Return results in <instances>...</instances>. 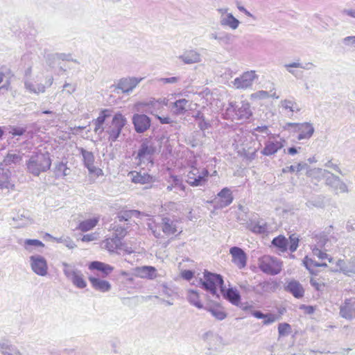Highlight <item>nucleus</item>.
Returning a JSON list of instances; mask_svg holds the SVG:
<instances>
[{
    "instance_id": "26",
    "label": "nucleus",
    "mask_w": 355,
    "mask_h": 355,
    "mask_svg": "<svg viewBox=\"0 0 355 355\" xmlns=\"http://www.w3.org/2000/svg\"><path fill=\"white\" fill-rule=\"evenodd\" d=\"M0 353L1 355H21L17 347L8 340L0 341Z\"/></svg>"
},
{
    "instance_id": "8",
    "label": "nucleus",
    "mask_w": 355,
    "mask_h": 355,
    "mask_svg": "<svg viewBox=\"0 0 355 355\" xmlns=\"http://www.w3.org/2000/svg\"><path fill=\"white\" fill-rule=\"evenodd\" d=\"M202 338L207 343V354L220 355L224 347L223 338L211 331L206 332Z\"/></svg>"
},
{
    "instance_id": "52",
    "label": "nucleus",
    "mask_w": 355,
    "mask_h": 355,
    "mask_svg": "<svg viewBox=\"0 0 355 355\" xmlns=\"http://www.w3.org/2000/svg\"><path fill=\"white\" fill-rule=\"evenodd\" d=\"M58 243H62L66 247H67L69 249H73L76 247V244L74 242L69 238H59V239H55Z\"/></svg>"
},
{
    "instance_id": "27",
    "label": "nucleus",
    "mask_w": 355,
    "mask_h": 355,
    "mask_svg": "<svg viewBox=\"0 0 355 355\" xmlns=\"http://www.w3.org/2000/svg\"><path fill=\"white\" fill-rule=\"evenodd\" d=\"M252 115L250 105L248 103L241 102L240 106L235 110V116L238 120L245 121Z\"/></svg>"
},
{
    "instance_id": "14",
    "label": "nucleus",
    "mask_w": 355,
    "mask_h": 355,
    "mask_svg": "<svg viewBox=\"0 0 355 355\" xmlns=\"http://www.w3.org/2000/svg\"><path fill=\"white\" fill-rule=\"evenodd\" d=\"M30 265L32 270L37 275L44 277L48 273L46 260L41 255L36 254L30 257Z\"/></svg>"
},
{
    "instance_id": "19",
    "label": "nucleus",
    "mask_w": 355,
    "mask_h": 355,
    "mask_svg": "<svg viewBox=\"0 0 355 355\" xmlns=\"http://www.w3.org/2000/svg\"><path fill=\"white\" fill-rule=\"evenodd\" d=\"M132 123L135 130L139 133L145 132L150 125V120L145 114H135L132 118Z\"/></svg>"
},
{
    "instance_id": "13",
    "label": "nucleus",
    "mask_w": 355,
    "mask_h": 355,
    "mask_svg": "<svg viewBox=\"0 0 355 355\" xmlns=\"http://www.w3.org/2000/svg\"><path fill=\"white\" fill-rule=\"evenodd\" d=\"M234 197L230 189L223 188L211 201L215 209H223L229 206L233 201Z\"/></svg>"
},
{
    "instance_id": "23",
    "label": "nucleus",
    "mask_w": 355,
    "mask_h": 355,
    "mask_svg": "<svg viewBox=\"0 0 355 355\" xmlns=\"http://www.w3.org/2000/svg\"><path fill=\"white\" fill-rule=\"evenodd\" d=\"M128 176L130 177L132 182L135 184H144L154 181L153 176L142 171L139 172L131 171L128 173Z\"/></svg>"
},
{
    "instance_id": "25",
    "label": "nucleus",
    "mask_w": 355,
    "mask_h": 355,
    "mask_svg": "<svg viewBox=\"0 0 355 355\" xmlns=\"http://www.w3.org/2000/svg\"><path fill=\"white\" fill-rule=\"evenodd\" d=\"M285 290L291 293L296 298H301L304 294V290L302 284L296 280L288 282L285 286Z\"/></svg>"
},
{
    "instance_id": "61",
    "label": "nucleus",
    "mask_w": 355,
    "mask_h": 355,
    "mask_svg": "<svg viewBox=\"0 0 355 355\" xmlns=\"http://www.w3.org/2000/svg\"><path fill=\"white\" fill-rule=\"evenodd\" d=\"M306 205L309 207H321L323 205V202H322V200H321L320 198H318V199L309 200L306 202Z\"/></svg>"
},
{
    "instance_id": "18",
    "label": "nucleus",
    "mask_w": 355,
    "mask_h": 355,
    "mask_svg": "<svg viewBox=\"0 0 355 355\" xmlns=\"http://www.w3.org/2000/svg\"><path fill=\"white\" fill-rule=\"evenodd\" d=\"M284 139L277 140L275 137L274 139L269 138V140L265 143V146L261 150V153L266 156L275 155L284 147Z\"/></svg>"
},
{
    "instance_id": "57",
    "label": "nucleus",
    "mask_w": 355,
    "mask_h": 355,
    "mask_svg": "<svg viewBox=\"0 0 355 355\" xmlns=\"http://www.w3.org/2000/svg\"><path fill=\"white\" fill-rule=\"evenodd\" d=\"M291 330V326L288 323H280L278 327V332L279 336L288 334Z\"/></svg>"
},
{
    "instance_id": "51",
    "label": "nucleus",
    "mask_w": 355,
    "mask_h": 355,
    "mask_svg": "<svg viewBox=\"0 0 355 355\" xmlns=\"http://www.w3.org/2000/svg\"><path fill=\"white\" fill-rule=\"evenodd\" d=\"M312 252H313V255L316 256L321 260L327 259L329 263L334 262V259L332 257H329V255L326 252H322L320 249H319L316 246H315L314 248H312Z\"/></svg>"
},
{
    "instance_id": "56",
    "label": "nucleus",
    "mask_w": 355,
    "mask_h": 355,
    "mask_svg": "<svg viewBox=\"0 0 355 355\" xmlns=\"http://www.w3.org/2000/svg\"><path fill=\"white\" fill-rule=\"evenodd\" d=\"M288 67H300V68L306 69V70H310L315 67V65L312 62H307L304 64L300 62H291V64Z\"/></svg>"
},
{
    "instance_id": "6",
    "label": "nucleus",
    "mask_w": 355,
    "mask_h": 355,
    "mask_svg": "<svg viewBox=\"0 0 355 355\" xmlns=\"http://www.w3.org/2000/svg\"><path fill=\"white\" fill-rule=\"evenodd\" d=\"M209 175L206 168L192 165L188 171L186 182L192 187L202 186L207 183Z\"/></svg>"
},
{
    "instance_id": "21",
    "label": "nucleus",
    "mask_w": 355,
    "mask_h": 355,
    "mask_svg": "<svg viewBox=\"0 0 355 355\" xmlns=\"http://www.w3.org/2000/svg\"><path fill=\"white\" fill-rule=\"evenodd\" d=\"M112 110L110 109H104L100 112L98 118L93 121L95 125L94 130L96 133L101 134L104 131L103 124L107 119L112 116Z\"/></svg>"
},
{
    "instance_id": "15",
    "label": "nucleus",
    "mask_w": 355,
    "mask_h": 355,
    "mask_svg": "<svg viewBox=\"0 0 355 355\" xmlns=\"http://www.w3.org/2000/svg\"><path fill=\"white\" fill-rule=\"evenodd\" d=\"M143 80V78L125 77L118 80L116 88L121 90L123 94H129Z\"/></svg>"
},
{
    "instance_id": "44",
    "label": "nucleus",
    "mask_w": 355,
    "mask_h": 355,
    "mask_svg": "<svg viewBox=\"0 0 355 355\" xmlns=\"http://www.w3.org/2000/svg\"><path fill=\"white\" fill-rule=\"evenodd\" d=\"M272 244L278 248L281 252H284L287 250L288 241L285 236H278L272 239Z\"/></svg>"
},
{
    "instance_id": "55",
    "label": "nucleus",
    "mask_w": 355,
    "mask_h": 355,
    "mask_svg": "<svg viewBox=\"0 0 355 355\" xmlns=\"http://www.w3.org/2000/svg\"><path fill=\"white\" fill-rule=\"evenodd\" d=\"M112 230H114V236L120 238L124 237L126 235L127 230L125 228L118 226V225H114L112 227Z\"/></svg>"
},
{
    "instance_id": "32",
    "label": "nucleus",
    "mask_w": 355,
    "mask_h": 355,
    "mask_svg": "<svg viewBox=\"0 0 355 355\" xmlns=\"http://www.w3.org/2000/svg\"><path fill=\"white\" fill-rule=\"evenodd\" d=\"M136 272L141 278L153 279L157 277L156 269L153 266H145L138 267L136 269Z\"/></svg>"
},
{
    "instance_id": "35",
    "label": "nucleus",
    "mask_w": 355,
    "mask_h": 355,
    "mask_svg": "<svg viewBox=\"0 0 355 355\" xmlns=\"http://www.w3.org/2000/svg\"><path fill=\"white\" fill-rule=\"evenodd\" d=\"M220 24L223 26H228L231 29L235 30L239 27L240 21L232 13H227L225 16L220 17Z\"/></svg>"
},
{
    "instance_id": "37",
    "label": "nucleus",
    "mask_w": 355,
    "mask_h": 355,
    "mask_svg": "<svg viewBox=\"0 0 355 355\" xmlns=\"http://www.w3.org/2000/svg\"><path fill=\"white\" fill-rule=\"evenodd\" d=\"M205 309L209 312L216 319L223 320L227 317V313L219 304L206 306Z\"/></svg>"
},
{
    "instance_id": "49",
    "label": "nucleus",
    "mask_w": 355,
    "mask_h": 355,
    "mask_svg": "<svg viewBox=\"0 0 355 355\" xmlns=\"http://www.w3.org/2000/svg\"><path fill=\"white\" fill-rule=\"evenodd\" d=\"M253 96L262 99L268 97H272L276 99L279 98V96L277 94L275 88L270 90L269 92L263 90L258 91L257 92L254 93Z\"/></svg>"
},
{
    "instance_id": "11",
    "label": "nucleus",
    "mask_w": 355,
    "mask_h": 355,
    "mask_svg": "<svg viewBox=\"0 0 355 355\" xmlns=\"http://www.w3.org/2000/svg\"><path fill=\"white\" fill-rule=\"evenodd\" d=\"M286 126L288 128H293L294 132H299V135L297 137L298 140L310 139L315 131L313 125L308 122L302 123H288Z\"/></svg>"
},
{
    "instance_id": "54",
    "label": "nucleus",
    "mask_w": 355,
    "mask_h": 355,
    "mask_svg": "<svg viewBox=\"0 0 355 355\" xmlns=\"http://www.w3.org/2000/svg\"><path fill=\"white\" fill-rule=\"evenodd\" d=\"M310 284L317 291H322L324 286L322 281L316 278H311L310 279Z\"/></svg>"
},
{
    "instance_id": "24",
    "label": "nucleus",
    "mask_w": 355,
    "mask_h": 355,
    "mask_svg": "<svg viewBox=\"0 0 355 355\" xmlns=\"http://www.w3.org/2000/svg\"><path fill=\"white\" fill-rule=\"evenodd\" d=\"M191 103L185 98L175 101L171 106V111L175 115H182L189 109Z\"/></svg>"
},
{
    "instance_id": "9",
    "label": "nucleus",
    "mask_w": 355,
    "mask_h": 355,
    "mask_svg": "<svg viewBox=\"0 0 355 355\" xmlns=\"http://www.w3.org/2000/svg\"><path fill=\"white\" fill-rule=\"evenodd\" d=\"M79 153L83 157V161L85 167H86L89 174L99 177L103 175L102 169L94 166L95 157L92 152L88 151L83 148H78Z\"/></svg>"
},
{
    "instance_id": "1",
    "label": "nucleus",
    "mask_w": 355,
    "mask_h": 355,
    "mask_svg": "<svg viewBox=\"0 0 355 355\" xmlns=\"http://www.w3.org/2000/svg\"><path fill=\"white\" fill-rule=\"evenodd\" d=\"M27 171L34 176L46 172L51 166V159L49 153H33L26 163Z\"/></svg>"
},
{
    "instance_id": "29",
    "label": "nucleus",
    "mask_w": 355,
    "mask_h": 355,
    "mask_svg": "<svg viewBox=\"0 0 355 355\" xmlns=\"http://www.w3.org/2000/svg\"><path fill=\"white\" fill-rule=\"evenodd\" d=\"M89 280L93 288L96 291L105 293L111 289V284L107 281L95 277H89Z\"/></svg>"
},
{
    "instance_id": "59",
    "label": "nucleus",
    "mask_w": 355,
    "mask_h": 355,
    "mask_svg": "<svg viewBox=\"0 0 355 355\" xmlns=\"http://www.w3.org/2000/svg\"><path fill=\"white\" fill-rule=\"evenodd\" d=\"M167 103L168 100L166 99L153 101L150 103V105L154 109H159L164 105H167Z\"/></svg>"
},
{
    "instance_id": "5",
    "label": "nucleus",
    "mask_w": 355,
    "mask_h": 355,
    "mask_svg": "<svg viewBox=\"0 0 355 355\" xmlns=\"http://www.w3.org/2000/svg\"><path fill=\"white\" fill-rule=\"evenodd\" d=\"M127 123V119L121 112L115 113L110 123L105 125L106 132L108 135L109 141H116L122 131V129Z\"/></svg>"
},
{
    "instance_id": "40",
    "label": "nucleus",
    "mask_w": 355,
    "mask_h": 355,
    "mask_svg": "<svg viewBox=\"0 0 355 355\" xmlns=\"http://www.w3.org/2000/svg\"><path fill=\"white\" fill-rule=\"evenodd\" d=\"M24 247L28 252H33L35 249L43 248L44 244L37 239H26L24 242Z\"/></svg>"
},
{
    "instance_id": "16",
    "label": "nucleus",
    "mask_w": 355,
    "mask_h": 355,
    "mask_svg": "<svg viewBox=\"0 0 355 355\" xmlns=\"http://www.w3.org/2000/svg\"><path fill=\"white\" fill-rule=\"evenodd\" d=\"M340 315L352 320L355 318V297L347 298L340 306Z\"/></svg>"
},
{
    "instance_id": "7",
    "label": "nucleus",
    "mask_w": 355,
    "mask_h": 355,
    "mask_svg": "<svg viewBox=\"0 0 355 355\" xmlns=\"http://www.w3.org/2000/svg\"><path fill=\"white\" fill-rule=\"evenodd\" d=\"M63 272L68 280L78 288H85L87 286V282L84 279L82 272L76 268L73 264L67 262H62Z\"/></svg>"
},
{
    "instance_id": "3",
    "label": "nucleus",
    "mask_w": 355,
    "mask_h": 355,
    "mask_svg": "<svg viewBox=\"0 0 355 355\" xmlns=\"http://www.w3.org/2000/svg\"><path fill=\"white\" fill-rule=\"evenodd\" d=\"M155 152L154 144L148 139L144 141L137 152L136 159H139L138 165L144 169L145 166L149 169L153 166V155Z\"/></svg>"
},
{
    "instance_id": "2",
    "label": "nucleus",
    "mask_w": 355,
    "mask_h": 355,
    "mask_svg": "<svg viewBox=\"0 0 355 355\" xmlns=\"http://www.w3.org/2000/svg\"><path fill=\"white\" fill-rule=\"evenodd\" d=\"M199 285L216 299L219 300L220 295L217 288L218 286L220 290L221 287L224 286V281L220 275L205 270L203 279H200L199 280Z\"/></svg>"
},
{
    "instance_id": "64",
    "label": "nucleus",
    "mask_w": 355,
    "mask_h": 355,
    "mask_svg": "<svg viewBox=\"0 0 355 355\" xmlns=\"http://www.w3.org/2000/svg\"><path fill=\"white\" fill-rule=\"evenodd\" d=\"M318 263L316 261H313L312 259L309 258L307 256L305 257L304 259V264L305 267L310 270L312 267H315V264Z\"/></svg>"
},
{
    "instance_id": "43",
    "label": "nucleus",
    "mask_w": 355,
    "mask_h": 355,
    "mask_svg": "<svg viewBox=\"0 0 355 355\" xmlns=\"http://www.w3.org/2000/svg\"><path fill=\"white\" fill-rule=\"evenodd\" d=\"M24 85L25 88L31 93L38 94L45 92V86L42 84H33L28 80H26Z\"/></svg>"
},
{
    "instance_id": "48",
    "label": "nucleus",
    "mask_w": 355,
    "mask_h": 355,
    "mask_svg": "<svg viewBox=\"0 0 355 355\" xmlns=\"http://www.w3.org/2000/svg\"><path fill=\"white\" fill-rule=\"evenodd\" d=\"M22 160V157L19 154L8 153L5 157L3 162L6 165H10L12 164H18Z\"/></svg>"
},
{
    "instance_id": "22",
    "label": "nucleus",
    "mask_w": 355,
    "mask_h": 355,
    "mask_svg": "<svg viewBox=\"0 0 355 355\" xmlns=\"http://www.w3.org/2000/svg\"><path fill=\"white\" fill-rule=\"evenodd\" d=\"M220 293L225 300H228L233 305L239 306L241 301V295L236 288H226L223 286L221 287Z\"/></svg>"
},
{
    "instance_id": "17",
    "label": "nucleus",
    "mask_w": 355,
    "mask_h": 355,
    "mask_svg": "<svg viewBox=\"0 0 355 355\" xmlns=\"http://www.w3.org/2000/svg\"><path fill=\"white\" fill-rule=\"evenodd\" d=\"M334 270L341 272L347 276L355 275V257L349 260L338 259Z\"/></svg>"
},
{
    "instance_id": "34",
    "label": "nucleus",
    "mask_w": 355,
    "mask_h": 355,
    "mask_svg": "<svg viewBox=\"0 0 355 355\" xmlns=\"http://www.w3.org/2000/svg\"><path fill=\"white\" fill-rule=\"evenodd\" d=\"M248 227L252 232L256 234H265L268 232L267 223L263 220H251Z\"/></svg>"
},
{
    "instance_id": "39",
    "label": "nucleus",
    "mask_w": 355,
    "mask_h": 355,
    "mask_svg": "<svg viewBox=\"0 0 355 355\" xmlns=\"http://www.w3.org/2000/svg\"><path fill=\"white\" fill-rule=\"evenodd\" d=\"M169 184L166 187L167 191H171L173 188L178 189L181 191L185 190V185L183 184L182 180L177 175H171L168 180Z\"/></svg>"
},
{
    "instance_id": "30",
    "label": "nucleus",
    "mask_w": 355,
    "mask_h": 355,
    "mask_svg": "<svg viewBox=\"0 0 355 355\" xmlns=\"http://www.w3.org/2000/svg\"><path fill=\"white\" fill-rule=\"evenodd\" d=\"M179 59L185 64H193L201 61V55L196 51L190 50L179 56Z\"/></svg>"
},
{
    "instance_id": "45",
    "label": "nucleus",
    "mask_w": 355,
    "mask_h": 355,
    "mask_svg": "<svg viewBox=\"0 0 355 355\" xmlns=\"http://www.w3.org/2000/svg\"><path fill=\"white\" fill-rule=\"evenodd\" d=\"M13 220L18 222L19 227H23L32 223V220L29 217L28 212L24 211L22 214H18L17 217H14Z\"/></svg>"
},
{
    "instance_id": "12",
    "label": "nucleus",
    "mask_w": 355,
    "mask_h": 355,
    "mask_svg": "<svg viewBox=\"0 0 355 355\" xmlns=\"http://www.w3.org/2000/svg\"><path fill=\"white\" fill-rule=\"evenodd\" d=\"M257 78L255 71H248L236 78L232 83L233 86L238 89H245L251 87L254 80Z\"/></svg>"
},
{
    "instance_id": "58",
    "label": "nucleus",
    "mask_w": 355,
    "mask_h": 355,
    "mask_svg": "<svg viewBox=\"0 0 355 355\" xmlns=\"http://www.w3.org/2000/svg\"><path fill=\"white\" fill-rule=\"evenodd\" d=\"M180 80L179 77L173 76L171 78H161L158 79L159 83L163 84H175Z\"/></svg>"
},
{
    "instance_id": "46",
    "label": "nucleus",
    "mask_w": 355,
    "mask_h": 355,
    "mask_svg": "<svg viewBox=\"0 0 355 355\" xmlns=\"http://www.w3.org/2000/svg\"><path fill=\"white\" fill-rule=\"evenodd\" d=\"M139 214L140 212L137 210H127L120 212L117 216V218L119 222L128 221L132 217H137Z\"/></svg>"
},
{
    "instance_id": "33",
    "label": "nucleus",
    "mask_w": 355,
    "mask_h": 355,
    "mask_svg": "<svg viewBox=\"0 0 355 355\" xmlns=\"http://www.w3.org/2000/svg\"><path fill=\"white\" fill-rule=\"evenodd\" d=\"M15 185L10 182V172L0 168V189H14Z\"/></svg>"
},
{
    "instance_id": "28",
    "label": "nucleus",
    "mask_w": 355,
    "mask_h": 355,
    "mask_svg": "<svg viewBox=\"0 0 355 355\" xmlns=\"http://www.w3.org/2000/svg\"><path fill=\"white\" fill-rule=\"evenodd\" d=\"M162 229L163 232L167 235L174 234L178 232V221L168 217H164L162 220Z\"/></svg>"
},
{
    "instance_id": "38",
    "label": "nucleus",
    "mask_w": 355,
    "mask_h": 355,
    "mask_svg": "<svg viewBox=\"0 0 355 355\" xmlns=\"http://www.w3.org/2000/svg\"><path fill=\"white\" fill-rule=\"evenodd\" d=\"M252 134L255 137L257 140H259V137L261 136L265 138L269 137L270 139H274L275 136L272 135L266 125L257 126L252 130Z\"/></svg>"
},
{
    "instance_id": "62",
    "label": "nucleus",
    "mask_w": 355,
    "mask_h": 355,
    "mask_svg": "<svg viewBox=\"0 0 355 355\" xmlns=\"http://www.w3.org/2000/svg\"><path fill=\"white\" fill-rule=\"evenodd\" d=\"M345 46L355 47V36H347L343 40Z\"/></svg>"
},
{
    "instance_id": "53",
    "label": "nucleus",
    "mask_w": 355,
    "mask_h": 355,
    "mask_svg": "<svg viewBox=\"0 0 355 355\" xmlns=\"http://www.w3.org/2000/svg\"><path fill=\"white\" fill-rule=\"evenodd\" d=\"M289 239H290L289 250L291 252H293L297 250V248L298 247L299 239L295 234H292Z\"/></svg>"
},
{
    "instance_id": "63",
    "label": "nucleus",
    "mask_w": 355,
    "mask_h": 355,
    "mask_svg": "<svg viewBox=\"0 0 355 355\" xmlns=\"http://www.w3.org/2000/svg\"><path fill=\"white\" fill-rule=\"evenodd\" d=\"M198 125L199 128L202 131H205V130L208 129L211 126L210 123L209 121H207V120H205V118H204L202 120H200V121H198Z\"/></svg>"
},
{
    "instance_id": "41",
    "label": "nucleus",
    "mask_w": 355,
    "mask_h": 355,
    "mask_svg": "<svg viewBox=\"0 0 355 355\" xmlns=\"http://www.w3.org/2000/svg\"><path fill=\"white\" fill-rule=\"evenodd\" d=\"M105 247L111 252L114 251L116 249H119L121 245V239L113 236L112 238H108L104 241Z\"/></svg>"
},
{
    "instance_id": "31",
    "label": "nucleus",
    "mask_w": 355,
    "mask_h": 355,
    "mask_svg": "<svg viewBox=\"0 0 355 355\" xmlns=\"http://www.w3.org/2000/svg\"><path fill=\"white\" fill-rule=\"evenodd\" d=\"M89 269L100 271L102 272L103 277H106L113 271L114 268L109 264L94 261L89 263Z\"/></svg>"
},
{
    "instance_id": "42",
    "label": "nucleus",
    "mask_w": 355,
    "mask_h": 355,
    "mask_svg": "<svg viewBox=\"0 0 355 355\" xmlns=\"http://www.w3.org/2000/svg\"><path fill=\"white\" fill-rule=\"evenodd\" d=\"M99 218H89L80 223L78 229L83 232H87L94 228L98 223Z\"/></svg>"
},
{
    "instance_id": "50",
    "label": "nucleus",
    "mask_w": 355,
    "mask_h": 355,
    "mask_svg": "<svg viewBox=\"0 0 355 355\" xmlns=\"http://www.w3.org/2000/svg\"><path fill=\"white\" fill-rule=\"evenodd\" d=\"M234 40V36L228 33H220L218 44L221 46L230 45Z\"/></svg>"
},
{
    "instance_id": "10",
    "label": "nucleus",
    "mask_w": 355,
    "mask_h": 355,
    "mask_svg": "<svg viewBox=\"0 0 355 355\" xmlns=\"http://www.w3.org/2000/svg\"><path fill=\"white\" fill-rule=\"evenodd\" d=\"M324 173L329 175L326 178L325 182L327 186L331 188L336 194L349 192L347 184L338 176L335 175L327 170H324Z\"/></svg>"
},
{
    "instance_id": "4",
    "label": "nucleus",
    "mask_w": 355,
    "mask_h": 355,
    "mask_svg": "<svg viewBox=\"0 0 355 355\" xmlns=\"http://www.w3.org/2000/svg\"><path fill=\"white\" fill-rule=\"evenodd\" d=\"M259 268L268 275H276L281 272L283 267L282 261L277 257L264 255L258 259Z\"/></svg>"
},
{
    "instance_id": "60",
    "label": "nucleus",
    "mask_w": 355,
    "mask_h": 355,
    "mask_svg": "<svg viewBox=\"0 0 355 355\" xmlns=\"http://www.w3.org/2000/svg\"><path fill=\"white\" fill-rule=\"evenodd\" d=\"M240 288L245 293H248L254 291V287L250 285L247 282H243L239 284Z\"/></svg>"
},
{
    "instance_id": "20",
    "label": "nucleus",
    "mask_w": 355,
    "mask_h": 355,
    "mask_svg": "<svg viewBox=\"0 0 355 355\" xmlns=\"http://www.w3.org/2000/svg\"><path fill=\"white\" fill-rule=\"evenodd\" d=\"M230 252L232 254V262L240 269L243 268L246 266L247 257L241 248L232 247L230 248Z\"/></svg>"
},
{
    "instance_id": "36",
    "label": "nucleus",
    "mask_w": 355,
    "mask_h": 355,
    "mask_svg": "<svg viewBox=\"0 0 355 355\" xmlns=\"http://www.w3.org/2000/svg\"><path fill=\"white\" fill-rule=\"evenodd\" d=\"M187 299L191 304L197 307L198 309H205L200 300V294L197 291L193 289H189L187 291Z\"/></svg>"
},
{
    "instance_id": "47",
    "label": "nucleus",
    "mask_w": 355,
    "mask_h": 355,
    "mask_svg": "<svg viewBox=\"0 0 355 355\" xmlns=\"http://www.w3.org/2000/svg\"><path fill=\"white\" fill-rule=\"evenodd\" d=\"M281 105L285 110H288L291 113L297 112L300 110L298 105L294 101L285 99L281 101Z\"/></svg>"
}]
</instances>
